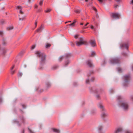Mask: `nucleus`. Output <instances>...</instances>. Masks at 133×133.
I'll return each mask as SVG.
<instances>
[{"mask_svg":"<svg viewBox=\"0 0 133 133\" xmlns=\"http://www.w3.org/2000/svg\"><path fill=\"white\" fill-rule=\"evenodd\" d=\"M2 98L1 97H0V103H1L2 101Z\"/></svg>","mask_w":133,"mask_h":133,"instance_id":"52","label":"nucleus"},{"mask_svg":"<svg viewBox=\"0 0 133 133\" xmlns=\"http://www.w3.org/2000/svg\"><path fill=\"white\" fill-rule=\"evenodd\" d=\"M96 97H97L98 98H99V95H97V96H96Z\"/></svg>","mask_w":133,"mask_h":133,"instance_id":"59","label":"nucleus"},{"mask_svg":"<svg viewBox=\"0 0 133 133\" xmlns=\"http://www.w3.org/2000/svg\"><path fill=\"white\" fill-rule=\"evenodd\" d=\"M70 63V61L68 60L66 61L65 63V66H66L68 64Z\"/></svg>","mask_w":133,"mask_h":133,"instance_id":"23","label":"nucleus"},{"mask_svg":"<svg viewBox=\"0 0 133 133\" xmlns=\"http://www.w3.org/2000/svg\"><path fill=\"white\" fill-rule=\"evenodd\" d=\"M122 55L124 56H127V54L125 53H123L122 54Z\"/></svg>","mask_w":133,"mask_h":133,"instance_id":"39","label":"nucleus"},{"mask_svg":"<svg viewBox=\"0 0 133 133\" xmlns=\"http://www.w3.org/2000/svg\"><path fill=\"white\" fill-rule=\"evenodd\" d=\"M37 21H36L35 23V27H36L37 25Z\"/></svg>","mask_w":133,"mask_h":133,"instance_id":"45","label":"nucleus"},{"mask_svg":"<svg viewBox=\"0 0 133 133\" xmlns=\"http://www.w3.org/2000/svg\"><path fill=\"white\" fill-rule=\"evenodd\" d=\"M91 45L92 47H95L96 46L95 41V40H91L90 42Z\"/></svg>","mask_w":133,"mask_h":133,"instance_id":"11","label":"nucleus"},{"mask_svg":"<svg viewBox=\"0 0 133 133\" xmlns=\"http://www.w3.org/2000/svg\"><path fill=\"white\" fill-rule=\"evenodd\" d=\"M92 20H93V21H94L95 20V19L94 18H92Z\"/></svg>","mask_w":133,"mask_h":133,"instance_id":"61","label":"nucleus"},{"mask_svg":"<svg viewBox=\"0 0 133 133\" xmlns=\"http://www.w3.org/2000/svg\"><path fill=\"white\" fill-rule=\"evenodd\" d=\"M93 9L95 11H97V9L95 7H93Z\"/></svg>","mask_w":133,"mask_h":133,"instance_id":"51","label":"nucleus"},{"mask_svg":"<svg viewBox=\"0 0 133 133\" xmlns=\"http://www.w3.org/2000/svg\"><path fill=\"white\" fill-rule=\"evenodd\" d=\"M91 4H92V2H91L89 3V4L87 5V6H89V5H91Z\"/></svg>","mask_w":133,"mask_h":133,"instance_id":"56","label":"nucleus"},{"mask_svg":"<svg viewBox=\"0 0 133 133\" xmlns=\"http://www.w3.org/2000/svg\"><path fill=\"white\" fill-rule=\"evenodd\" d=\"M71 56L70 54H67L65 56L66 57H69Z\"/></svg>","mask_w":133,"mask_h":133,"instance_id":"28","label":"nucleus"},{"mask_svg":"<svg viewBox=\"0 0 133 133\" xmlns=\"http://www.w3.org/2000/svg\"><path fill=\"white\" fill-rule=\"evenodd\" d=\"M118 72L119 73H121L122 71V69L120 68H117Z\"/></svg>","mask_w":133,"mask_h":133,"instance_id":"19","label":"nucleus"},{"mask_svg":"<svg viewBox=\"0 0 133 133\" xmlns=\"http://www.w3.org/2000/svg\"><path fill=\"white\" fill-rule=\"evenodd\" d=\"M89 24V23H88V22L83 27V28L84 29H86V28H88L87 27H86Z\"/></svg>","mask_w":133,"mask_h":133,"instance_id":"24","label":"nucleus"},{"mask_svg":"<svg viewBox=\"0 0 133 133\" xmlns=\"http://www.w3.org/2000/svg\"><path fill=\"white\" fill-rule=\"evenodd\" d=\"M3 34V32L2 31H0V35L2 36Z\"/></svg>","mask_w":133,"mask_h":133,"instance_id":"44","label":"nucleus"},{"mask_svg":"<svg viewBox=\"0 0 133 133\" xmlns=\"http://www.w3.org/2000/svg\"><path fill=\"white\" fill-rule=\"evenodd\" d=\"M63 58V56H61V57H60L59 58V60L60 61H61Z\"/></svg>","mask_w":133,"mask_h":133,"instance_id":"41","label":"nucleus"},{"mask_svg":"<svg viewBox=\"0 0 133 133\" xmlns=\"http://www.w3.org/2000/svg\"><path fill=\"white\" fill-rule=\"evenodd\" d=\"M67 26H70L72 27H74L75 26V24H74V23H72L70 24L67 25Z\"/></svg>","mask_w":133,"mask_h":133,"instance_id":"21","label":"nucleus"},{"mask_svg":"<svg viewBox=\"0 0 133 133\" xmlns=\"http://www.w3.org/2000/svg\"><path fill=\"white\" fill-rule=\"evenodd\" d=\"M122 98V97L120 96H118L117 97V98L118 100H119L120 99H121Z\"/></svg>","mask_w":133,"mask_h":133,"instance_id":"36","label":"nucleus"},{"mask_svg":"<svg viewBox=\"0 0 133 133\" xmlns=\"http://www.w3.org/2000/svg\"><path fill=\"white\" fill-rule=\"evenodd\" d=\"M51 11V10L50 9H48L45 10V12H49Z\"/></svg>","mask_w":133,"mask_h":133,"instance_id":"33","label":"nucleus"},{"mask_svg":"<svg viewBox=\"0 0 133 133\" xmlns=\"http://www.w3.org/2000/svg\"><path fill=\"white\" fill-rule=\"evenodd\" d=\"M6 42L5 41L3 40V41L2 44L4 45H5L6 44Z\"/></svg>","mask_w":133,"mask_h":133,"instance_id":"31","label":"nucleus"},{"mask_svg":"<svg viewBox=\"0 0 133 133\" xmlns=\"http://www.w3.org/2000/svg\"><path fill=\"white\" fill-rule=\"evenodd\" d=\"M51 46L50 44L49 43H47L45 45V47L46 48H48L49 47H50Z\"/></svg>","mask_w":133,"mask_h":133,"instance_id":"18","label":"nucleus"},{"mask_svg":"<svg viewBox=\"0 0 133 133\" xmlns=\"http://www.w3.org/2000/svg\"><path fill=\"white\" fill-rule=\"evenodd\" d=\"M43 2V0H41L39 3V5L40 6H42Z\"/></svg>","mask_w":133,"mask_h":133,"instance_id":"22","label":"nucleus"},{"mask_svg":"<svg viewBox=\"0 0 133 133\" xmlns=\"http://www.w3.org/2000/svg\"><path fill=\"white\" fill-rule=\"evenodd\" d=\"M82 20H85V19H83L82 18Z\"/></svg>","mask_w":133,"mask_h":133,"instance_id":"63","label":"nucleus"},{"mask_svg":"<svg viewBox=\"0 0 133 133\" xmlns=\"http://www.w3.org/2000/svg\"><path fill=\"white\" fill-rule=\"evenodd\" d=\"M89 79H87L86 81V83L87 84H89Z\"/></svg>","mask_w":133,"mask_h":133,"instance_id":"38","label":"nucleus"},{"mask_svg":"<svg viewBox=\"0 0 133 133\" xmlns=\"http://www.w3.org/2000/svg\"><path fill=\"white\" fill-rule=\"evenodd\" d=\"M35 54L37 57L40 58V63L41 65L44 64L46 61V55L43 53H41L39 51H37L35 52Z\"/></svg>","mask_w":133,"mask_h":133,"instance_id":"1","label":"nucleus"},{"mask_svg":"<svg viewBox=\"0 0 133 133\" xmlns=\"http://www.w3.org/2000/svg\"><path fill=\"white\" fill-rule=\"evenodd\" d=\"M118 5H115L114 7L115 8H116L118 6Z\"/></svg>","mask_w":133,"mask_h":133,"instance_id":"57","label":"nucleus"},{"mask_svg":"<svg viewBox=\"0 0 133 133\" xmlns=\"http://www.w3.org/2000/svg\"><path fill=\"white\" fill-rule=\"evenodd\" d=\"M111 16L114 19H119V18L120 15L118 13H114L112 14Z\"/></svg>","mask_w":133,"mask_h":133,"instance_id":"7","label":"nucleus"},{"mask_svg":"<svg viewBox=\"0 0 133 133\" xmlns=\"http://www.w3.org/2000/svg\"><path fill=\"white\" fill-rule=\"evenodd\" d=\"M98 107L100 108V109H101L103 111L104 110V107L102 104L99 103L98 105Z\"/></svg>","mask_w":133,"mask_h":133,"instance_id":"15","label":"nucleus"},{"mask_svg":"<svg viewBox=\"0 0 133 133\" xmlns=\"http://www.w3.org/2000/svg\"><path fill=\"white\" fill-rule=\"evenodd\" d=\"M125 133H132L130 131H125Z\"/></svg>","mask_w":133,"mask_h":133,"instance_id":"35","label":"nucleus"},{"mask_svg":"<svg viewBox=\"0 0 133 133\" xmlns=\"http://www.w3.org/2000/svg\"><path fill=\"white\" fill-rule=\"evenodd\" d=\"M28 130L29 131V132L30 133H34V132L32 131L30 129H29V128H28Z\"/></svg>","mask_w":133,"mask_h":133,"instance_id":"30","label":"nucleus"},{"mask_svg":"<svg viewBox=\"0 0 133 133\" xmlns=\"http://www.w3.org/2000/svg\"><path fill=\"white\" fill-rule=\"evenodd\" d=\"M101 3H102L103 2V0H98Z\"/></svg>","mask_w":133,"mask_h":133,"instance_id":"50","label":"nucleus"},{"mask_svg":"<svg viewBox=\"0 0 133 133\" xmlns=\"http://www.w3.org/2000/svg\"><path fill=\"white\" fill-rule=\"evenodd\" d=\"M95 55V53L94 51H93L91 52V56L92 57L94 56Z\"/></svg>","mask_w":133,"mask_h":133,"instance_id":"25","label":"nucleus"},{"mask_svg":"<svg viewBox=\"0 0 133 133\" xmlns=\"http://www.w3.org/2000/svg\"><path fill=\"white\" fill-rule=\"evenodd\" d=\"M119 60L118 58H116L111 59L110 61V62L111 64H116L119 63Z\"/></svg>","mask_w":133,"mask_h":133,"instance_id":"6","label":"nucleus"},{"mask_svg":"<svg viewBox=\"0 0 133 133\" xmlns=\"http://www.w3.org/2000/svg\"><path fill=\"white\" fill-rule=\"evenodd\" d=\"M51 86V84L49 82H47L46 83V87L48 88L50 87Z\"/></svg>","mask_w":133,"mask_h":133,"instance_id":"17","label":"nucleus"},{"mask_svg":"<svg viewBox=\"0 0 133 133\" xmlns=\"http://www.w3.org/2000/svg\"><path fill=\"white\" fill-rule=\"evenodd\" d=\"M75 12H76L77 13H79L80 12L79 10H75Z\"/></svg>","mask_w":133,"mask_h":133,"instance_id":"40","label":"nucleus"},{"mask_svg":"<svg viewBox=\"0 0 133 133\" xmlns=\"http://www.w3.org/2000/svg\"><path fill=\"white\" fill-rule=\"evenodd\" d=\"M79 41H76V44L77 45L79 46L82 45L85 43V42L83 38L82 37H81L79 38Z\"/></svg>","mask_w":133,"mask_h":133,"instance_id":"5","label":"nucleus"},{"mask_svg":"<svg viewBox=\"0 0 133 133\" xmlns=\"http://www.w3.org/2000/svg\"><path fill=\"white\" fill-rule=\"evenodd\" d=\"M68 22H65V24H66V23H67Z\"/></svg>","mask_w":133,"mask_h":133,"instance_id":"64","label":"nucleus"},{"mask_svg":"<svg viewBox=\"0 0 133 133\" xmlns=\"http://www.w3.org/2000/svg\"><path fill=\"white\" fill-rule=\"evenodd\" d=\"M101 116L102 117H104L108 116V114L105 112H103L101 114Z\"/></svg>","mask_w":133,"mask_h":133,"instance_id":"14","label":"nucleus"},{"mask_svg":"<svg viewBox=\"0 0 133 133\" xmlns=\"http://www.w3.org/2000/svg\"><path fill=\"white\" fill-rule=\"evenodd\" d=\"M102 129V126H99L98 127V130L100 131H101Z\"/></svg>","mask_w":133,"mask_h":133,"instance_id":"27","label":"nucleus"},{"mask_svg":"<svg viewBox=\"0 0 133 133\" xmlns=\"http://www.w3.org/2000/svg\"><path fill=\"white\" fill-rule=\"evenodd\" d=\"M87 63L90 67H92L93 66L90 60H88L87 62Z\"/></svg>","mask_w":133,"mask_h":133,"instance_id":"13","label":"nucleus"},{"mask_svg":"<svg viewBox=\"0 0 133 133\" xmlns=\"http://www.w3.org/2000/svg\"><path fill=\"white\" fill-rule=\"evenodd\" d=\"M120 105L121 107L125 110H127L129 109V105L126 102H122L120 104Z\"/></svg>","mask_w":133,"mask_h":133,"instance_id":"4","label":"nucleus"},{"mask_svg":"<svg viewBox=\"0 0 133 133\" xmlns=\"http://www.w3.org/2000/svg\"><path fill=\"white\" fill-rule=\"evenodd\" d=\"M76 20H74L73 21V22L72 23H74V24H75L76 22Z\"/></svg>","mask_w":133,"mask_h":133,"instance_id":"55","label":"nucleus"},{"mask_svg":"<svg viewBox=\"0 0 133 133\" xmlns=\"http://www.w3.org/2000/svg\"><path fill=\"white\" fill-rule=\"evenodd\" d=\"M123 130L122 127H118L115 130L114 133H119L122 132Z\"/></svg>","mask_w":133,"mask_h":133,"instance_id":"10","label":"nucleus"},{"mask_svg":"<svg viewBox=\"0 0 133 133\" xmlns=\"http://www.w3.org/2000/svg\"><path fill=\"white\" fill-rule=\"evenodd\" d=\"M7 50L5 49H1L0 45V55H4L6 53Z\"/></svg>","mask_w":133,"mask_h":133,"instance_id":"8","label":"nucleus"},{"mask_svg":"<svg viewBox=\"0 0 133 133\" xmlns=\"http://www.w3.org/2000/svg\"><path fill=\"white\" fill-rule=\"evenodd\" d=\"M22 106L23 108H25V105L24 104H22Z\"/></svg>","mask_w":133,"mask_h":133,"instance_id":"46","label":"nucleus"},{"mask_svg":"<svg viewBox=\"0 0 133 133\" xmlns=\"http://www.w3.org/2000/svg\"><path fill=\"white\" fill-rule=\"evenodd\" d=\"M130 4L133 5V0H131L129 2Z\"/></svg>","mask_w":133,"mask_h":133,"instance_id":"34","label":"nucleus"},{"mask_svg":"<svg viewBox=\"0 0 133 133\" xmlns=\"http://www.w3.org/2000/svg\"><path fill=\"white\" fill-rule=\"evenodd\" d=\"M22 75V73L21 72H19L18 73V77H21Z\"/></svg>","mask_w":133,"mask_h":133,"instance_id":"26","label":"nucleus"},{"mask_svg":"<svg viewBox=\"0 0 133 133\" xmlns=\"http://www.w3.org/2000/svg\"><path fill=\"white\" fill-rule=\"evenodd\" d=\"M80 25H83V23H80Z\"/></svg>","mask_w":133,"mask_h":133,"instance_id":"58","label":"nucleus"},{"mask_svg":"<svg viewBox=\"0 0 133 133\" xmlns=\"http://www.w3.org/2000/svg\"><path fill=\"white\" fill-rule=\"evenodd\" d=\"M51 131L55 133H59L60 131L58 129L53 128L51 129Z\"/></svg>","mask_w":133,"mask_h":133,"instance_id":"12","label":"nucleus"},{"mask_svg":"<svg viewBox=\"0 0 133 133\" xmlns=\"http://www.w3.org/2000/svg\"><path fill=\"white\" fill-rule=\"evenodd\" d=\"M14 68V65H13L11 69V70H12V69Z\"/></svg>","mask_w":133,"mask_h":133,"instance_id":"53","label":"nucleus"},{"mask_svg":"<svg viewBox=\"0 0 133 133\" xmlns=\"http://www.w3.org/2000/svg\"><path fill=\"white\" fill-rule=\"evenodd\" d=\"M120 46L121 48H125L126 49H128V48L129 44L127 43H122L120 44Z\"/></svg>","mask_w":133,"mask_h":133,"instance_id":"9","label":"nucleus"},{"mask_svg":"<svg viewBox=\"0 0 133 133\" xmlns=\"http://www.w3.org/2000/svg\"><path fill=\"white\" fill-rule=\"evenodd\" d=\"M35 47L36 45H34L32 46L31 49L32 50H33L35 48Z\"/></svg>","mask_w":133,"mask_h":133,"instance_id":"29","label":"nucleus"},{"mask_svg":"<svg viewBox=\"0 0 133 133\" xmlns=\"http://www.w3.org/2000/svg\"><path fill=\"white\" fill-rule=\"evenodd\" d=\"M78 35H76L74 36V37L75 38H77L78 37Z\"/></svg>","mask_w":133,"mask_h":133,"instance_id":"37","label":"nucleus"},{"mask_svg":"<svg viewBox=\"0 0 133 133\" xmlns=\"http://www.w3.org/2000/svg\"><path fill=\"white\" fill-rule=\"evenodd\" d=\"M90 28L91 29H94V26L93 25H91Z\"/></svg>","mask_w":133,"mask_h":133,"instance_id":"48","label":"nucleus"},{"mask_svg":"<svg viewBox=\"0 0 133 133\" xmlns=\"http://www.w3.org/2000/svg\"><path fill=\"white\" fill-rule=\"evenodd\" d=\"M132 70L133 71V64H132Z\"/></svg>","mask_w":133,"mask_h":133,"instance_id":"60","label":"nucleus"},{"mask_svg":"<svg viewBox=\"0 0 133 133\" xmlns=\"http://www.w3.org/2000/svg\"><path fill=\"white\" fill-rule=\"evenodd\" d=\"M123 79L124 80L123 86L124 87H127L129 84V82L131 79L130 75L129 74L125 75L123 77Z\"/></svg>","mask_w":133,"mask_h":133,"instance_id":"2","label":"nucleus"},{"mask_svg":"<svg viewBox=\"0 0 133 133\" xmlns=\"http://www.w3.org/2000/svg\"><path fill=\"white\" fill-rule=\"evenodd\" d=\"M15 72V71L12 70H11V73L12 74H13Z\"/></svg>","mask_w":133,"mask_h":133,"instance_id":"47","label":"nucleus"},{"mask_svg":"<svg viewBox=\"0 0 133 133\" xmlns=\"http://www.w3.org/2000/svg\"><path fill=\"white\" fill-rule=\"evenodd\" d=\"M94 79H95V78L94 77H92V78L91 79V81H94Z\"/></svg>","mask_w":133,"mask_h":133,"instance_id":"49","label":"nucleus"},{"mask_svg":"<svg viewBox=\"0 0 133 133\" xmlns=\"http://www.w3.org/2000/svg\"><path fill=\"white\" fill-rule=\"evenodd\" d=\"M16 9L19 10V14L18 16L19 17V20L20 21H23L25 19V16L24 15L23 16H22L23 14V12L22 11V8L21 6H17L16 7Z\"/></svg>","mask_w":133,"mask_h":133,"instance_id":"3","label":"nucleus"},{"mask_svg":"<svg viewBox=\"0 0 133 133\" xmlns=\"http://www.w3.org/2000/svg\"><path fill=\"white\" fill-rule=\"evenodd\" d=\"M22 119L23 122H24V118L23 117H22Z\"/></svg>","mask_w":133,"mask_h":133,"instance_id":"54","label":"nucleus"},{"mask_svg":"<svg viewBox=\"0 0 133 133\" xmlns=\"http://www.w3.org/2000/svg\"><path fill=\"white\" fill-rule=\"evenodd\" d=\"M38 7V6L37 5V4H35L34 6L35 8V9H36Z\"/></svg>","mask_w":133,"mask_h":133,"instance_id":"42","label":"nucleus"},{"mask_svg":"<svg viewBox=\"0 0 133 133\" xmlns=\"http://www.w3.org/2000/svg\"><path fill=\"white\" fill-rule=\"evenodd\" d=\"M13 29V27L12 26H11L7 28V29L8 30H10Z\"/></svg>","mask_w":133,"mask_h":133,"instance_id":"20","label":"nucleus"},{"mask_svg":"<svg viewBox=\"0 0 133 133\" xmlns=\"http://www.w3.org/2000/svg\"><path fill=\"white\" fill-rule=\"evenodd\" d=\"M43 26L42 25H41V26L37 30V32L41 31L43 30Z\"/></svg>","mask_w":133,"mask_h":133,"instance_id":"16","label":"nucleus"},{"mask_svg":"<svg viewBox=\"0 0 133 133\" xmlns=\"http://www.w3.org/2000/svg\"><path fill=\"white\" fill-rule=\"evenodd\" d=\"M31 1H32V2H33L34 1V0H28V2L29 3H31Z\"/></svg>","mask_w":133,"mask_h":133,"instance_id":"32","label":"nucleus"},{"mask_svg":"<svg viewBox=\"0 0 133 133\" xmlns=\"http://www.w3.org/2000/svg\"><path fill=\"white\" fill-rule=\"evenodd\" d=\"M88 0H85V1L86 2H88Z\"/></svg>","mask_w":133,"mask_h":133,"instance_id":"62","label":"nucleus"},{"mask_svg":"<svg viewBox=\"0 0 133 133\" xmlns=\"http://www.w3.org/2000/svg\"><path fill=\"white\" fill-rule=\"evenodd\" d=\"M115 1H116L118 3H119L121 2V0H114Z\"/></svg>","mask_w":133,"mask_h":133,"instance_id":"43","label":"nucleus"}]
</instances>
